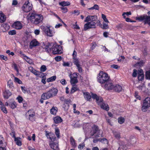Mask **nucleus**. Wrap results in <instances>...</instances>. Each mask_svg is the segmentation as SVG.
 <instances>
[{
    "mask_svg": "<svg viewBox=\"0 0 150 150\" xmlns=\"http://www.w3.org/2000/svg\"><path fill=\"white\" fill-rule=\"evenodd\" d=\"M91 49L93 50L97 46V45L96 42H93L91 43Z\"/></svg>",
    "mask_w": 150,
    "mask_h": 150,
    "instance_id": "nucleus-42",
    "label": "nucleus"
},
{
    "mask_svg": "<svg viewBox=\"0 0 150 150\" xmlns=\"http://www.w3.org/2000/svg\"><path fill=\"white\" fill-rule=\"evenodd\" d=\"M36 76L37 77L43 78L44 77L43 73L42 72L38 71Z\"/></svg>",
    "mask_w": 150,
    "mask_h": 150,
    "instance_id": "nucleus-50",
    "label": "nucleus"
},
{
    "mask_svg": "<svg viewBox=\"0 0 150 150\" xmlns=\"http://www.w3.org/2000/svg\"><path fill=\"white\" fill-rule=\"evenodd\" d=\"M92 98L96 100V102L98 105L100 106L101 108L106 111H108L109 110L108 105L104 102L103 98L100 96H98L96 94H92Z\"/></svg>",
    "mask_w": 150,
    "mask_h": 150,
    "instance_id": "nucleus-4",
    "label": "nucleus"
},
{
    "mask_svg": "<svg viewBox=\"0 0 150 150\" xmlns=\"http://www.w3.org/2000/svg\"><path fill=\"white\" fill-rule=\"evenodd\" d=\"M33 8L31 3L28 1H26L21 7L22 10L24 12L28 13L32 10Z\"/></svg>",
    "mask_w": 150,
    "mask_h": 150,
    "instance_id": "nucleus-11",
    "label": "nucleus"
},
{
    "mask_svg": "<svg viewBox=\"0 0 150 150\" xmlns=\"http://www.w3.org/2000/svg\"><path fill=\"white\" fill-rule=\"evenodd\" d=\"M78 74L77 73H73V75H75V76L72 77L71 75H70L69 76L70 78V82L71 85H74L75 84L78 82V81L77 79L78 76Z\"/></svg>",
    "mask_w": 150,
    "mask_h": 150,
    "instance_id": "nucleus-14",
    "label": "nucleus"
},
{
    "mask_svg": "<svg viewBox=\"0 0 150 150\" xmlns=\"http://www.w3.org/2000/svg\"><path fill=\"white\" fill-rule=\"evenodd\" d=\"M16 103L15 101H13L9 105L10 107L12 109H14L16 108Z\"/></svg>",
    "mask_w": 150,
    "mask_h": 150,
    "instance_id": "nucleus-39",
    "label": "nucleus"
},
{
    "mask_svg": "<svg viewBox=\"0 0 150 150\" xmlns=\"http://www.w3.org/2000/svg\"><path fill=\"white\" fill-rule=\"evenodd\" d=\"M63 13H65L68 11V10L66 7H62L60 8Z\"/></svg>",
    "mask_w": 150,
    "mask_h": 150,
    "instance_id": "nucleus-45",
    "label": "nucleus"
},
{
    "mask_svg": "<svg viewBox=\"0 0 150 150\" xmlns=\"http://www.w3.org/2000/svg\"><path fill=\"white\" fill-rule=\"evenodd\" d=\"M78 90V88L77 87L76 85H72V87L71 89L70 93L71 94L73 93Z\"/></svg>",
    "mask_w": 150,
    "mask_h": 150,
    "instance_id": "nucleus-32",
    "label": "nucleus"
},
{
    "mask_svg": "<svg viewBox=\"0 0 150 150\" xmlns=\"http://www.w3.org/2000/svg\"><path fill=\"white\" fill-rule=\"evenodd\" d=\"M39 42L36 39H34L30 42V48H32L33 47L39 45Z\"/></svg>",
    "mask_w": 150,
    "mask_h": 150,
    "instance_id": "nucleus-20",
    "label": "nucleus"
},
{
    "mask_svg": "<svg viewBox=\"0 0 150 150\" xmlns=\"http://www.w3.org/2000/svg\"><path fill=\"white\" fill-rule=\"evenodd\" d=\"M53 43L48 42L47 45H45L44 49L48 53L51 52V51L54 54H60L62 53V47L59 45H52Z\"/></svg>",
    "mask_w": 150,
    "mask_h": 150,
    "instance_id": "nucleus-1",
    "label": "nucleus"
},
{
    "mask_svg": "<svg viewBox=\"0 0 150 150\" xmlns=\"http://www.w3.org/2000/svg\"><path fill=\"white\" fill-rule=\"evenodd\" d=\"M97 79L98 82L100 83L102 86L104 85V83H108V81H110V78L107 73L101 71L98 74Z\"/></svg>",
    "mask_w": 150,
    "mask_h": 150,
    "instance_id": "nucleus-5",
    "label": "nucleus"
},
{
    "mask_svg": "<svg viewBox=\"0 0 150 150\" xmlns=\"http://www.w3.org/2000/svg\"><path fill=\"white\" fill-rule=\"evenodd\" d=\"M47 69V68L45 65H43L41 66L40 68V71L41 72H44Z\"/></svg>",
    "mask_w": 150,
    "mask_h": 150,
    "instance_id": "nucleus-54",
    "label": "nucleus"
},
{
    "mask_svg": "<svg viewBox=\"0 0 150 150\" xmlns=\"http://www.w3.org/2000/svg\"><path fill=\"white\" fill-rule=\"evenodd\" d=\"M85 146V144L84 142L81 143L78 146V148L79 149H82Z\"/></svg>",
    "mask_w": 150,
    "mask_h": 150,
    "instance_id": "nucleus-43",
    "label": "nucleus"
},
{
    "mask_svg": "<svg viewBox=\"0 0 150 150\" xmlns=\"http://www.w3.org/2000/svg\"><path fill=\"white\" fill-rule=\"evenodd\" d=\"M40 27L47 36L52 37L54 35L55 32L53 28L50 29V27L46 25H42Z\"/></svg>",
    "mask_w": 150,
    "mask_h": 150,
    "instance_id": "nucleus-7",
    "label": "nucleus"
},
{
    "mask_svg": "<svg viewBox=\"0 0 150 150\" xmlns=\"http://www.w3.org/2000/svg\"><path fill=\"white\" fill-rule=\"evenodd\" d=\"M51 96L52 94L48 91L47 92L43 93L41 96V98L44 100H46L52 98Z\"/></svg>",
    "mask_w": 150,
    "mask_h": 150,
    "instance_id": "nucleus-19",
    "label": "nucleus"
},
{
    "mask_svg": "<svg viewBox=\"0 0 150 150\" xmlns=\"http://www.w3.org/2000/svg\"><path fill=\"white\" fill-rule=\"evenodd\" d=\"M56 78V76H54L47 79V82H52L55 81Z\"/></svg>",
    "mask_w": 150,
    "mask_h": 150,
    "instance_id": "nucleus-35",
    "label": "nucleus"
},
{
    "mask_svg": "<svg viewBox=\"0 0 150 150\" xmlns=\"http://www.w3.org/2000/svg\"><path fill=\"white\" fill-rule=\"evenodd\" d=\"M8 34L11 35H14L16 34V31L14 30H10L8 32Z\"/></svg>",
    "mask_w": 150,
    "mask_h": 150,
    "instance_id": "nucleus-51",
    "label": "nucleus"
},
{
    "mask_svg": "<svg viewBox=\"0 0 150 150\" xmlns=\"http://www.w3.org/2000/svg\"><path fill=\"white\" fill-rule=\"evenodd\" d=\"M136 20L140 21H144L145 24H148L150 25V16H147L146 15L140 16L136 18Z\"/></svg>",
    "mask_w": 150,
    "mask_h": 150,
    "instance_id": "nucleus-12",
    "label": "nucleus"
},
{
    "mask_svg": "<svg viewBox=\"0 0 150 150\" xmlns=\"http://www.w3.org/2000/svg\"><path fill=\"white\" fill-rule=\"evenodd\" d=\"M70 142L72 146V147L75 148L76 147V144L75 142V140L72 137H71L70 139Z\"/></svg>",
    "mask_w": 150,
    "mask_h": 150,
    "instance_id": "nucleus-26",
    "label": "nucleus"
},
{
    "mask_svg": "<svg viewBox=\"0 0 150 150\" xmlns=\"http://www.w3.org/2000/svg\"><path fill=\"white\" fill-rule=\"evenodd\" d=\"M76 67H77V69H78L79 72L80 73H82L83 71V70L82 69L81 66L80 65Z\"/></svg>",
    "mask_w": 150,
    "mask_h": 150,
    "instance_id": "nucleus-44",
    "label": "nucleus"
},
{
    "mask_svg": "<svg viewBox=\"0 0 150 150\" xmlns=\"http://www.w3.org/2000/svg\"><path fill=\"white\" fill-rule=\"evenodd\" d=\"M4 141V139L2 136L0 135V150H6L5 148L6 144L3 142Z\"/></svg>",
    "mask_w": 150,
    "mask_h": 150,
    "instance_id": "nucleus-16",
    "label": "nucleus"
},
{
    "mask_svg": "<svg viewBox=\"0 0 150 150\" xmlns=\"http://www.w3.org/2000/svg\"><path fill=\"white\" fill-rule=\"evenodd\" d=\"M13 66H14V69L16 71H17V72H19V70H18V69L17 65L16 64L14 63L13 64Z\"/></svg>",
    "mask_w": 150,
    "mask_h": 150,
    "instance_id": "nucleus-63",
    "label": "nucleus"
},
{
    "mask_svg": "<svg viewBox=\"0 0 150 150\" xmlns=\"http://www.w3.org/2000/svg\"><path fill=\"white\" fill-rule=\"evenodd\" d=\"M13 27L17 30H20L23 27L22 24L20 22L17 21L15 22L12 25Z\"/></svg>",
    "mask_w": 150,
    "mask_h": 150,
    "instance_id": "nucleus-17",
    "label": "nucleus"
},
{
    "mask_svg": "<svg viewBox=\"0 0 150 150\" xmlns=\"http://www.w3.org/2000/svg\"><path fill=\"white\" fill-rule=\"evenodd\" d=\"M29 14L30 15L29 18V20L32 24L37 25L42 22L43 17L42 15L37 13L35 11L30 12Z\"/></svg>",
    "mask_w": 150,
    "mask_h": 150,
    "instance_id": "nucleus-2",
    "label": "nucleus"
},
{
    "mask_svg": "<svg viewBox=\"0 0 150 150\" xmlns=\"http://www.w3.org/2000/svg\"><path fill=\"white\" fill-rule=\"evenodd\" d=\"M91 16L89 15L86 18L85 20L84 21V22H87V23H88V22H89V21H91Z\"/></svg>",
    "mask_w": 150,
    "mask_h": 150,
    "instance_id": "nucleus-58",
    "label": "nucleus"
},
{
    "mask_svg": "<svg viewBox=\"0 0 150 150\" xmlns=\"http://www.w3.org/2000/svg\"><path fill=\"white\" fill-rule=\"evenodd\" d=\"M16 99L18 100V102L19 103H22L23 100V98L20 96H18V97L16 98Z\"/></svg>",
    "mask_w": 150,
    "mask_h": 150,
    "instance_id": "nucleus-46",
    "label": "nucleus"
},
{
    "mask_svg": "<svg viewBox=\"0 0 150 150\" xmlns=\"http://www.w3.org/2000/svg\"><path fill=\"white\" fill-rule=\"evenodd\" d=\"M144 62L143 60H142L139 62H137L136 63L137 65H139V67H141L143 66Z\"/></svg>",
    "mask_w": 150,
    "mask_h": 150,
    "instance_id": "nucleus-49",
    "label": "nucleus"
},
{
    "mask_svg": "<svg viewBox=\"0 0 150 150\" xmlns=\"http://www.w3.org/2000/svg\"><path fill=\"white\" fill-rule=\"evenodd\" d=\"M118 122L120 124H122L125 122V119L124 117L120 116L118 118Z\"/></svg>",
    "mask_w": 150,
    "mask_h": 150,
    "instance_id": "nucleus-33",
    "label": "nucleus"
},
{
    "mask_svg": "<svg viewBox=\"0 0 150 150\" xmlns=\"http://www.w3.org/2000/svg\"><path fill=\"white\" fill-rule=\"evenodd\" d=\"M115 137L117 139H120V133H115L114 134Z\"/></svg>",
    "mask_w": 150,
    "mask_h": 150,
    "instance_id": "nucleus-60",
    "label": "nucleus"
},
{
    "mask_svg": "<svg viewBox=\"0 0 150 150\" xmlns=\"http://www.w3.org/2000/svg\"><path fill=\"white\" fill-rule=\"evenodd\" d=\"M46 136L49 139V145L50 147L54 150L59 149V142L56 139L55 134L52 133L46 134Z\"/></svg>",
    "mask_w": 150,
    "mask_h": 150,
    "instance_id": "nucleus-3",
    "label": "nucleus"
},
{
    "mask_svg": "<svg viewBox=\"0 0 150 150\" xmlns=\"http://www.w3.org/2000/svg\"><path fill=\"white\" fill-rule=\"evenodd\" d=\"M11 95V92L8 89H5V91H3V96L5 99H8Z\"/></svg>",
    "mask_w": 150,
    "mask_h": 150,
    "instance_id": "nucleus-18",
    "label": "nucleus"
},
{
    "mask_svg": "<svg viewBox=\"0 0 150 150\" xmlns=\"http://www.w3.org/2000/svg\"><path fill=\"white\" fill-rule=\"evenodd\" d=\"M0 59L1 60H3L5 61H6L8 59L7 56L3 55H0Z\"/></svg>",
    "mask_w": 150,
    "mask_h": 150,
    "instance_id": "nucleus-47",
    "label": "nucleus"
},
{
    "mask_svg": "<svg viewBox=\"0 0 150 150\" xmlns=\"http://www.w3.org/2000/svg\"><path fill=\"white\" fill-rule=\"evenodd\" d=\"M134 96L136 98L139 100H141V97L139 96L138 95V93L137 92H135L134 93Z\"/></svg>",
    "mask_w": 150,
    "mask_h": 150,
    "instance_id": "nucleus-56",
    "label": "nucleus"
},
{
    "mask_svg": "<svg viewBox=\"0 0 150 150\" xmlns=\"http://www.w3.org/2000/svg\"><path fill=\"white\" fill-rule=\"evenodd\" d=\"M77 53L76 52L75 50H74L73 52V53L72 54V59L76 58L77 57Z\"/></svg>",
    "mask_w": 150,
    "mask_h": 150,
    "instance_id": "nucleus-64",
    "label": "nucleus"
},
{
    "mask_svg": "<svg viewBox=\"0 0 150 150\" xmlns=\"http://www.w3.org/2000/svg\"><path fill=\"white\" fill-rule=\"evenodd\" d=\"M73 59V62L74 65L76 66L80 65V62L79 60L78 59L76 58L72 59Z\"/></svg>",
    "mask_w": 150,
    "mask_h": 150,
    "instance_id": "nucleus-34",
    "label": "nucleus"
},
{
    "mask_svg": "<svg viewBox=\"0 0 150 150\" xmlns=\"http://www.w3.org/2000/svg\"><path fill=\"white\" fill-rule=\"evenodd\" d=\"M20 139L21 138L19 137L14 138V141L16 142V144L19 146H21L22 145Z\"/></svg>",
    "mask_w": 150,
    "mask_h": 150,
    "instance_id": "nucleus-29",
    "label": "nucleus"
},
{
    "mask_svg": "<svg viewBox=\"0 0 150 150\" xmlns=\"http://www.w3.org/2000/svg\"><path fill=\"white\" fill-rule=\"evenodd\" d=\"M83 95L85 99L87 101H90L91 97L88 92H83Z\"/></svg>",
    "mask_w": 150,
    "mask_h": 150,
    "instance_id": "nucleus-24",
    "label": "nucleus"
},
{
    "mask_svg": "<svg viewBox=\"0 0 150 150\" xmlns=\"http://www.w3.org/2000/svg\"><path fill=\"white\" fill-rule=\"evenodd\" d=\"M100 132L101 130L99 129L98 125H94L92 127V130L91 131V135L92 136H93L96 134L95 136V138H97L100 137L99 135L100 134H101L102 137L103 132H101V134H100Z\"/></svg>",
    "mask_w": 150,
    "mask_h": 150,
    "instance_id": "nucleus-8",
    "label": "nucleus"
},
{
    "mask_svg": "<svg viewBox=\"0 0 150 150\" xmlns=\"http://www.w3.org/2000/svg\"><path fill=\"white\" fill-rule=\"evenodd\" d=\"M150 107V98L147 97L143 100L142 107V110L144 112L147 111Z\"/></svg>",
    "mask_w": 150,
    "mask_h": 150,
    "instance_id": "nucleus-9",
    "label": "nucleus"
},
{
    "mask_svg": "<svg viewBox=\"0 0 150 150\" xmlns=\"http://www.w3.org/2000/svg\"><path fill=\"white\" fill-rule=\"evenodd\" d=\"M145 78L147 79L150 80V70L146 72Z\"/></svg>",
    "mask_w": 150,
    "mask_h": 150,
    "instance_id": "nucleus-37",
    "label": "nucleus"
},
{
    "mask_svg": "<svg viewBox=\"0 0 150 150\" xmlns=\"http://www.w3.org/2000/svg\"><path fill=\"white\" fill-rule=\"evenodd\" d=\"M144 77L143 74L139 73L138 74V79L139 81H142L144 79Z\"/></svg>",
    "mask_w": 150,
    "mask_h": 150,
    "instance_id": "nucleus-38",
    "label": "nucleus"
},
{
    "mask_svg": "<svg viewBox=\"0 0 150 150\" xmlns=\"http://www.w3.org/2000/svg\"><path fill=\"white\" fill-rule=\"evenodd\" d=\"M122 89V87L119 85H116L114 86L113 90L117 92H119L121 91Z\"/></svg>",
    "mask_w": 150,
    "mask_h": 150,
    "instance_id": "nucleus-27",
    "label": "nucleus"
},
{
    "mask_svg": "<svg viewBox=\"0 0 150 150\" xmlns=\"http://www.w3.org/2000/svg\"><path fill=\"white\" fill-rule=\"evenodd\" d=\"M88 9L89 10H92L93 9L98 10L99 8L98 5L97 4H95L94 5V6L93 7L89 8Z\"/></svg>",
    "mask_w": 150,
    "mask_h": 150,
    "instance_id": "nucleus-41",
    "label": "nucleus"
},
{
    "mask_svg": "<svg viewBox=\"0 0 150 150\" xmlns=\"http://www.w3.org/2000/svg\"><path fill=\"white\" fill-rule=\"evenodd\" d=\"M58 110V108L56 107H53L50 110V113L54 115H56Z\"/></svg>",
    "mask_w": 150,
    "mask_h": 150,
    "instance_id": "nucleus-25",
    "label": "nucleus"
},
{
    "mask_svg": "<svg viewBox=\"0 0 150 150\" xmlns=\"http://www.w3.org/2000/svg\"><path fill=\"white\" fill-rule=\"evenodd\" d=\"M111 67H112L115 69H118L120 68V66H119L118 65L116 64L111 65Z\"/></svg>",
    "mask_w": 150,
    "mask_h": 150,
    "instance_id": "nucleus-61",
    "label": "nucleus"
},
{
    "mask_svg": "<svg viewBox=\"0 0 150 150\" xmlns=\"http://www.w3.org/2000/svg\"><path fill=\"white\" fill-rule=\"evenodd\" d=\"M6 20V17L5 15L3 13H0V23H2Z\"/></svg>",
    "mask_w": 150,
    "mask_h": 150,
    "instance_id": "nucleus-30",
    "label": "nucleus"
},
{
    "mask_svg": "<svg viewBox=\"0 0 150 150\" xmlns=\"http://www.w3.org/2000/svg\"><path fill=\"white\" fill-rule=\"evenodd\" d=\"M114 86L112 83L109 82V81H108V83H105L104 85H102V86L106 90L110 91L113 90Z\"/></svg>",
    "mask_w": 150,
    "mask_h": 150,
    "instance_id": "nucleus-13",
    "label": "nucleus"
},
{
    "mask_svg": "<svg viewBox=\"0 0 150 150\" xmlns=\"http://www.w3.org/2000/svg\"><path fill=\"white\" fill-rule=\"evenodd\" d=\"M102 18L104 21L108 23L109 21L108 20V19L106 18V16L104 14H102Z\"/></svg>",
    "mask_w": 150,
    "mask_h": 150,
    "instance_id": "nucleus-52",
    "label": "nucleus"
},
{
    "mask_svg": "<svg viewBox=\"0 0 150 150\" xmlns=\"http://www.w3.org/2000/svg\"><path fill=\"white\" fill-rule=\"evenodd\" d=\"M53 120L55 124H59L63 121V120L62 118L58 116L53 117Z\"/></svg>",
    "mask_w": 150,
    "mask_h": 150,
    "instance_id": "nucleus-21",
    "label": "nucleus"
},
{
    "mask_svg": "<svg viewBox=\"0 0 150 150\" xmlns=\"http://www.w3.org/2000/svg\"><path fill=\"white\" fill-rule=\"evenodd\" d=\"M25 115L26 118L30 121L34 122L35 120V112L33 109L28 110Z\"/></svg>",
    "mask_w": 150,
    "mask_h": 150,
    "instance_id": "nucleus-10",
    "label": "nucleus"
},
{
    "mask_svg": "<svg viewBox=\"0 0 150 150\" xmlns=\"http://www.w3.org/2000/svg\"><path fill=\"white\" fill-rule=\"evenodd\" d=\"M60 82L63 85H64L67 84V82L64 79H62L60 81Z\"/></svg>",
    "mask_w": 150,
    "mask_h": 150,
    "instance_id": "nucleus-62",
    "label": "nucleus"
},
{
    "mask_svg": "<svg viewBox=\"0 0 150 150\" xmlns=\"http://www.w3.org/2000/svg\"><path fill=\"white\" fill-rule=\"evenodd\" d=\"M70 100L68 99H65L64 100V104H66L67 105H69L70 103Z\"/></svg>",
    "mask_w": 150,
    "mask_h": 150,
    "instance_id": "nucleus-57",
    "label": "nucleus"
},
{
    "mask_svg": "<svg viewBox=\"0 0 150 150\" xmlns=\"http://www.w3.org/2000/svg\"><path fill=\"white\" fill-rule=\"evenodd\" d=\"M91 21L86 23L84 25V30L86 31L88 29L96 28V21L98 19L96 16H91Z\"/></svg>",
    "mask_w": 150,
    "mask_h": 150,
    "instance_id": "nucleus-6",
    "label": "nucleus"
},
{
    "mask_svg": "<svg viewBox=\"0 0 150 150\" xmlns=\"http://www.w3.org/2000/svg\"><path fill=\"white\" fill-rule=\"evenodd\" d=\"M55 134L58 138H60V132L59 128L57 127L55 129Z\"/></svg>",
    "mask_w": 150,
    "mask_h": 150,
    "instance_id": "nucleus-40",
    "label": "nucleus"
},
{
    "mask_svg": "<svg viewBox=\"0 0 150 150\" xmlns=\"http://www.w3.org/2000/svg\"><path fill=\"white\" fill-rule=\"evenodd\" d=\"M99 142H101L103 144H107L108 141L107 139L105 138L99 139Z\"/></svg>",
    "mask_w": 150,
    "mask_h": 150,
    "instance_id": "nucleus-36",
    "label": "nucleus"
},
{
    "mask_svg": "<svg viewBox=\"0 0 150 150\" xmlns=\"http://www.w3.org/2000/svg\"><path fill=\"white\" fill-rule=\"evenodd\" d=\"M14 81L18 83L19 84H21L22 83V81L17 77L14 78Z\"/></svg>",
    "mask_w": 150,
    "mask_h": 150,
    "instance_id": "nucleus-48",
    "label": "nucleus"
},
{
    "mask_svg": "<svg viewBox=\"0 0 150 150\" xmlns=\"http://www.w3.org/2000/svg\"><path fill=\"white\" fill-rule=\"evenodd\" d=\"M69 105H67L66 104H63L62 105V107L65 110H68L69 108Z\"/></svg>",
    "mask_w": 150,
    "mask_h": 150,
    "instance_id": "nucleus-53",
    "label": "nucleus"
},
{
    "mask_svg": "<svg viewBox=\"0 0 150 150\" xmlns=\"http://www.w3.org/2000/svg\"><path fill=\"white\" fill-rule=\"evenodd\" d=\"M19 54L20 57L25 60L27 62L30 64L32 63V60L23 54L22 51L21 50L19 51Z\"/></svg>",
    "mask_w": 150,
    "mask_h": 150,
    "instance_id": "nucleus-15",
    "label": "nucleus"
},
{
    "mask_svg": "<svg viewBox=\"0 0 150 150\" xmlns=\"http://www.w3.org/2000/svg\"><path fill=\"white\" fill-rule=\"evenodd\" d=\"M0 108L3 112L6 114L8 112L7 110L5 107L4 105L2 103V102L0 100Z\"/></svg>",
    "mask_w": 150,
    "mask_h": 150,
    "instance_id": "nucleus-23",
    "label": "nucleus"
},
{
    "mask_svg": "<svg viewBox=\"0 0 150 150\" xmlns=\"http://www.w3.org/2000/svg\"><path fill=\"white\" fill-rule=\"evenodd\" d=\"M55 60L57 62H59L62 59V57L60 56H57L54 58Z\"/></svg>",
    "mask_w": 150,
    "mask_h": 150,
    "instance_id": "nucleus-55",
    "label": "nucleus"
},
{
    "mask_svg": "<svg viewBox=\"0 0 150 150\" xmlns=\"http://www.w3.org/2000/svg\"><path fill=\"white\" fill-rule=\"evenodd\" d=\"M59 4L63 7L69 6L70 3L69 1H62L59 2Z\"/></svg>",
    "mask_w": 150,
    "mask_h": 150,
    "instance_id": "nucleus-31",
    "label": "nucleus"
},
{
    "mask_svg": "<svg viewBox=\"0 0 150 150\" xmlns=\"http://www.w3.org/2000/svg\"><path fill=\"white\" fill-rule=\"evenodd\" d=\"M108 28V23H103V29H107Z\"/></svg>",
    "mask_w": 150,
    "mask_h": 150,
    "instance_id": "nucleus-59",
    "label": "nucleus"
},
{
    "mask_svg": "<svg viewBox=\"0 0 150 150\" xmlns=\"http://www.w3.org/2000/svg\"><path fill=\"white\" fill-rule=\"evenodd\" d=\"M50 93L52 94L51 97L55 96L57 94L58 91L57 89L55 88H53L48 91Z\"/></svg>",
    "mask_w": 150,
    "mask_h": 150,
    "instance_id": "nucleus-22",
    "label": "nucleus"
},
{
    "mask_svg": "<svg viewBox=\"0 0 150 150\" xmlns=\"http://www.w3.org/2000/svg\"><path fill=\"white\" fill-rule=\"evenodd\" d=\"M7 86L10 88V90H12L13 89L14 87L13 82L11 80H10L8 81Z\"/></svg>",
    "mask_w": 150,
    "mask_h": 150,
    "instance_id": "nucleus-28",
    "label": "nucleus"
}]
</instances>
